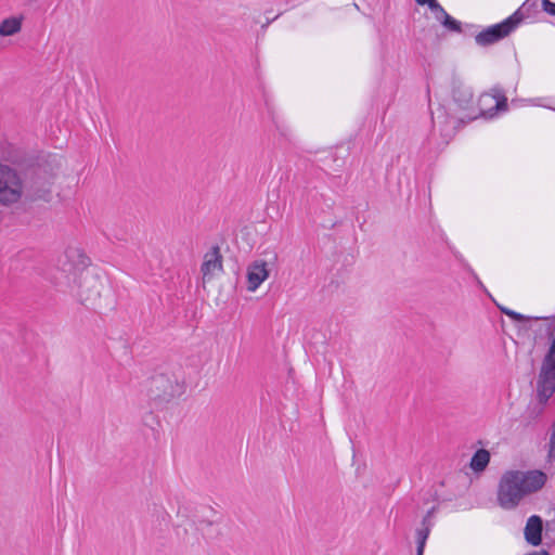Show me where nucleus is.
<instances>
[{
    "mask_svg": "<svg viewBox=\"0 0 555 555\" xmlns=\"http://www.w3.org/2000/svg\"><path fill=\"white\" fill-rule=\"evenodd\" d=\"M480 106H436L430 111L433 133L428 139L431 143L438 132L440 140L436 143L437 149L446 146L454 137L456 130L462 124L482 117L486 120H493L505 115L509 106H491L487 111L479 109Z\"/></svg>",
    "mask_w": 555,
    "mask_h": 555,
    "instance_id": "f257e3e1",
    "label": "nucleus"
},
{
    "mask_svg": "<svg viewBox=\"0 0 555 555\" xmlns=\"http://www.w3.org/2000/svg\"><path fill=\"white\" fill-rule=\"evenodd\" d=\"M546 479L545 473L539 469L504 472L496 490L499 506L506 511L516 508L527 495L541 490Z\"/></svg>",
    "mask_w": 555,
    "mask_h": 555,
    "instance_id": "f03ea898",
    "label": "nucleus"
},
{
    "mask_svg": "<svg viewBox=\"0 0 555 555\" xmlns=\"http://www.w3.org/2000/svg\"><path fill=\"white\" fill-rule=\"evenodd\" d=\"M180 377L175 372L167 371L151 376L146 385L150 400L160 404L181 396L184 392V384L180 383Z\"/></svg>",
    "mask_w": 555,
    "mask_h": 555,
    "instance_id": "7ed1b4c3",
    "label": "nucleus"
},
{
    "mask_svg": "<svg viewBox=\"0 0 555 555\" xmlns=\"http://www.w3.org/2000/svg\"><path fill=\"white\" fill-rule=\"evenodd\" d=\"M555 392V337L552 339L548 351L546 352L541 372L537 383V398L541 408L539 413L542 412L548 399Z\"/></svg>",
    "mask_w": 555,
    "mask_h": 555,
    "instance_id": "20e7f679",
    "label": "nucleus"
},
{
    "mask_svg": "<svg viewBox=\"0 0 555 555\" xmlns=\"http://www.w3.org/2000/svg\"><path fill=\"white\" fill-rule=\"evenodd\" d=\"M23 194L24 182L20 173L8 165H0V204H14Z\"/></svg>",
    "mask_w": 555,
    "mask_h": 555,
    "instance_id": "39448f33",
    "label": "nucleus"
},
{
    "mask_svg": "<svg viewBox=\"0 0 555 555\" xmlns=\"http://www.w3.org/2000/svg\"><path fill=\"white\" fill-rule=\"evenodd\" d=\"M518 11L503 22L489 26L476 35L475 41L478 46L487 47L507 37L521 22Z\"/></svg>",
    "mask_w": 555,
    "mask_h": 555,
    "instance_id": "423d86ee",
    "label": "nucleus"
},
{
    "mask_svg": "<svg viewBox=\"0 0 555 555\" xmlns=\"http://www.w3.org/2000/svg\"><path fill=\"white\" fill-rule=\"evenodd\" d=\"M51 179L35 172L31 180L24 184V195L29 201H44L51 199Z\"/></svg>",
    "mask_w": 555,
    "mask_h": 555,
    "instance_id": "0eeeda50",
    "label": "nucleus"
},
{
    "mask_svg": "<svg viewBox=\"0 0 555 555\" xmlns=\"http://www.w3.org/2000/svg\"><path fill=\"white\" fill-rule=\"evenodd\" d=\"M544 530V522L541 516L531 515L524 529L525 540L532 546H539L542 543V534Z\"/></svg>",
    "mask_w": 555,
    "mask_h": 555,
    "instance_id": "6e6552de",
    "label": "nucleus"
},
{
    "mask_svg": "<svg viewBox=\"0 0 555 555\" xmlns=\"http://www.w3.org/2000/svg\"><path fill=\"white\" fill-rule=\"evenodd\" d=\"M268 276L269 270L266 261L256 260L251 262L247 269L248 291L255 292Z\"/></svg>",
    "mask_w": 555,
    "mask_h": 555,
    "instance_id": "1a4fd4ad",
    "label": "nucleus"
},
{
    "mask_svg": "<svg viewBox=\"0 0 555 555\" xmlns=\"http://www.w3.org/2000/svg\"><path fill=\"white\" fill-rule=\"evenodd\" d=\"M201 270L204 276L212 274L216 270L222 271V256L218 246H214L211 251L206 254Z\"/></svg>",
    "mask_w": 555,
    "mask_h": 555,
    "instance_id": "9d476101",
    "label": "nucleus"
},
{
    "mask_svg": "<svg viewBox=\"0 0 555 555\" xmlns=\"http://www.w3.org/2000/svg\"><path fill=\"white\" fill-rule=\"evenodd\" d=\"M24 17L10 16L0 22V36L10 37L21 31Z\"/></svg>",
    "mask_w": 555,
    "mask_h": 555,
    "instance_id": "9b49d317",
    "label": "nucleus"
},
{
    "mask_svg": "<svg viewBox=\"0 0 555 555\" xmlns=\"http://www.w3.org/2000/svg\"><path fill=\"white\" fill-rule=\"evenodd\" d=\"M490 462V452L486 449H478L470 459V468L476 472H482L486 469Z\"/></svg>",
    "mask_w": 555,
    "mask_h": 555,
    "instance_id": "f8f14e48",
    "label": "nucleus"
},
{
    "mask_svg": "<svg viewBox=\"0 0 555 555\" xmlns=\"http://www.w3.org/2000/svg\"><path fill=\"white\" fill-rule=\"evenodd\" d=\"M498 308L499 310L507 315L508 318H511L512 320L514 321H517V322H522V321H531V320H535V321H539V320H548L550 318L548 317H529V315H525V314H521L519 312H516L509 308H506V307H503V306H500L498 305Z\"/></svg>",
    "mask_w": 555,
    "mask_h": 555,
    "instance_id": "ddd939ff",
    "label": "nucleus"
},
{
    "mask_svg": "<svg viewBox=\"0 0 555 555\" xmlns=\"http://www.w3.org/2000/svg\"><path fill=\"white\" fill-rule=\"evenodd\" d=\"M481 99L488 100L491 99L494 101V104L501 105V104H507V96L505 95V92L501 88H492L489 92H486L481 95Z\"/></svg>",
    "mask_w": 555,
    "mask_h": 555,
    "instance_id": "4468645a",
    "label": "nucleus"
},
{
    "mask_svg": "<svg viewBox=\"0 0 555 555\" xmlns=\"http://www.w3.org/2000/svg\"><path fill=\"white\" fill-rule=\"evenodd\" d=\"M273 122L281 139H283L287 143H294V137L288 125L284 120L274 119Z\"/></svg>",
    "mask_w": 555,
    "mask_h": 555,
    "instance_id": "2eb2a0df",
    "label": "nucleus"
},
{
    "mask_svg": "<svg viewBox=\"0 0 555 555\" xmlns=\"http://www.w3.org/2000/svg\"><path fill=\"white\" fill-rule=\"evenodd\" d=\"M440 23L448 28L449 30L460 33L461 31V23L450 16L448 13L442 17Z\"/></svg>",
    "mask_w": 555,
    "mask_h": 555,
    "instance_id": "dca6fc26",
    "label": "nucleus"
},
{
    "mask_svg": "<svg viewBox=\"0 0 555 555\" xmlns=\"http://www.w3.org/2000/svg\"><path fill=\"white\" fill-rule=\"evenodd\" d=\"M427 5L434 12L436 20L439 22L447 14L446 10L438 3L437 0H431Z\"/></svg>",
    "mask_w": 555,
    "mask_h": 555,
    "instance_id": "f3484780",
    "label": "nucleus"
},
{
    "mask_svg": "<svg viewBox=\"0 0 555 555\" xmlns=\"http://www.w3.org/2000/svg\"><path fill=\"white\" fill-rule=\"evenodd\" d=\"M547 456L550 460H555V418L551 426Z\"/></svg>",
    "mask_w": 555,
    "mask_h": 555,
    "instance_id": "a211bd4d",
    "label": "nucleus"
},
{
    "mask_svg": "<svg viewBox=\"0 0 555 555\" xmlns=\"http://www.w3.org/2000/svg\"><path fill=\"white\" fill-rule=\"evenodd\" d=\"M430 530L431 529H429L427 527H422L421 529L416 530V542H417V545L425 546L426 541H427V539L429 537Z\"/></svg>",
    "mask_w": 555,
    "mask_h": 555,
    "instance_id": "6ab92c4d",
    "label": "nucleus"
},
{
    "mask_svg": "<svg viewBox=\"0 0 555 555\" xmlns=\"http://www.w3.org/2000/svg\"><path fill=\"white\" fill-rule=\"evenodd\" d=\"M437 511L436 506H433L430 509L427 511L426 515L422 519V527H427L431 529L434 527V515Z\"/></svg>",
    "mask_w": 555,
    "mask_h": 555,
    "instance_id": "aec40b11",
    "label": "nucleus"
},
{
    "mask_svg": "<svg viewBox=\"0 0 555 555\" xmlns=\"http://www.w3.org/2000/svg\"><path fill=\"white\" fill-rule=\"evenodd\" d=\"M460 261L463 263L464 268L466 269V271L475 279V281L477 282V285L480 287V288H485L482 282L479 280L478 275L476 274V272L474 271V269L464 261V259L461 257L459 258Z\"/></svg>",
    "mask_w": 555,
    "mask_h": 555,
    "instance_id": "412c9836",
    "label": "nucleus"
},
{
    "mask_svg": "<svg viewBox=\"0 0 555 555\" xmlns=\"http://www.w3.org/2000/svg\"><path fill=\"white\" fill-rule=\"evenodd\" d=\"M544 529L546 535L555 540V520L546 521Z\"/></svg>",
    "mask_w": 555,
    "mask_h": 555,
    "instance_id": "4be33fe9",
    "label": "nucleus"
},
{
    "mask_svg": "<svg viewBox=\"0 0 555 555\" xmlns=\"http://www.w3.org/2000/svg\"><path fill=\"white\" fill-rule=\"evenodd\" d=\"M542 7H543V10L551 14V15H555V3L550 1V0H542Z\"/></svg>",
    "mask_w": 555,
    "mask_h": 555,
    "instance_id": "5701e85b",
    "label": "nucleus"
},
{
    "mask_svg": "<svg viewBox=\"0 0 555 555\" xmlns=\"http://www.w3.org/2000/svg\"><path fill=\"white\" fill-rule=\"evenodd\" d=\"M214 525L212 521H205V520H201L199 521V527L198 529L203 532V534L205 535V528H211Z\"/></svg>",
    "mask_w": 555,
    "mask_h": 555,
    "instance_id": "b1692460",
    "label": "nucleus"
},
{
    "mask_svg": "<svg viewBox=\"0 0 555 555\" xmlns=\"http://www.w3.org/2000/svg\"><path fill=\"white\" fill-rule=\"evenodd\" d=\"M525 555H550L547 551L545 550H540V551H532V552H529Z\"/></svg>",
    "mask_w": 555,
    "mask_h": 555,
    "instance_id": "393cba45",
    "label": "nucleus"
},
{
    "mask_svg": "<svg viewBox=\"0 0 555 555\" xmlns=\"http://www.w3.org/2000/svg\"><path fill=\"white\" fill-rule=\"evenodd\" d=\"M79 279H80V280H83V282H85V283H87V282H88V280H89V275H88V273H87L86 275H83V274L81 273V274H80V276H79ZM90 280H91V281H94V278H93V276H90Z\"/></svg>",
    "mask_w": 555,
    "mask_h": 555,
    "instance_id": "a878e982",
    "label": "nucleus"
},
{
    "mask_svg": "<svg viewBox=\"0 0 555 555\" xmlns=\"http://www.w3.org/2000/svg\"><path fill=\"white\" fill-rule=\"evenodd\" d=\"M78 297H79V299H80L81 301H85V300L90 299V297H91V296H90V295L85 296L82 292H79V293H78Z\"/></svg>",
    "mask_w": 555,
    "mask_h": 555,
    "instance_id": "bb28decb",
    "label": "nucleus"
},
{
    "mask_svg": "<svg viewBox=\"0 0 555 555\" xmlns=\"http://www.w3.org/2000/svg\"><path fill=\"white\" fill-rule=\"evenodd\" d=\"M425 546L417 545L415 555H423Z\"/></svg>",
    "mask_w": 555,
    "mask_h": 555,
    "instance_id": "cd10ccee",
    "label": "nucleus"
},
{
    "mask_svg": "<svg viewBox=\"0 0 555 555\" xmlns=\"http://www.w3.org/2000/svg\"><path fill=\"white\" fill-rule=\"evenodd\" d=\"M417 4L420 5H424V4H428L431 0H415Z\"/></svg>",
    "mask_w": 555,
    "mask_h": 555,
    "instance_id": "c85d7f7f",
    "label": "nucleus"
},
{
    "mask_svg": "<svg viewBox=\"0 0 555 555\" xmlns=\"http://www.w3.org/2000/svg\"><path fill=\"white\" fill-rule=\"evenodd\" d=\"M81 257H82L81 264L86 266V261L85 260H88V257H86V256H81Z\"/></svg>",
    "mask_w": 555,
    "mask_h": 555,
    "instance_id": "c756f323",
    "label": "nucleus"
},
{
    "mask_svg": "<svg viewBox=\"0 0 555 555\" xmlns=\"http://www.w3.org/2000/svg\"><path fill=\"white\" fill-rule=\"evenodd\" d=\"M546 107L555 111V106H546Z\"/></svg>",
    "mask_w": 555,
    "mask_h": 555,
    "instance_id": "7c9ffc66",
    "label": "nucleus"
},
{
    "mask_svg": "<svg viewBox=\"0 0 555 555\" xmlns=\"http://www.w3.org/2000/svg\"><path fill=\"white\" fill-rule=\"evenodd\" d=\"M344 165V160L340 159V164L338 165V167L343 166Z\"/></svg>",
    "mask_w": 555,
    "mask_h": 555,
    "instance_id": "2f4dec72",
    "label": "nucleus"
}]
</instances>
